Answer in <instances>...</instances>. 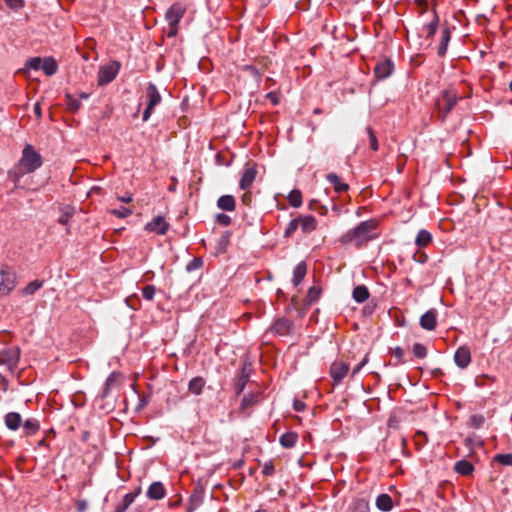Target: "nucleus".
<instances>
[{
  "label": "nucleus",
  "mask_w": 512,
  "mask_h": 512,
  "mask_svg": "<svg viewBox=\"0 0 512 512\" xmlns=\"http://www.w3.org/2000/svg\"><path fill=\"white\" fill-rule=\"evenodd\" d=\"M66 105L71 112H75L80 109L81 103L75 99L71 94H66Z\"/></svg>",
  "instance_id": "39"
},
{
  "label": "nucleus",
  "mask_w": 512,
  "mask_h": 512,
  "mask_svg": "<svg viewBox=\"0 0 512 512\" xmlns=\"http://www.w3.org/2000/svg\"><path fill=\"white\" fill-rule=\"evenodd\" d=\"M178 33V25L168 24L167 36L173 38Z\"/></svg>",
  "instance_id": "56"
},
{
  "label": "nucleus",
  "mask_w": 512,
  "mask_h": 512,
  "mask_svg": "<svg viewBox=\"0 0 512 512\" xmlns=\"http://www.w3.org/2000/svg\"><path fill=\"white\" fill-rule=\"evenodd\" d=\"M439 17L434 15L433 20L425 27L426 37L433 38L438 29Z\"/></svg>",
  "instance_id": "37"
},
{
  "label": "nucleus",
  "mask_w": 512,
  "mask_h": 512,
  "mask_svg": "<svg viewBox=\"0 0 512 512\" xmlns=\"http://www.w3.org/2000/svg\"><path fill=\"white\" fill-rule=\"evenodd\" d=\"M245 69L247 71H249L256 79H260L261 78V75H260L259 71L257 70V68H255L253 66H246Z\"/></svg>",
  "instance_id": "59"
},
{
  "label": "nucleus",
  "mask_w": 512,
  "mask_h": 512,
  "mask_svg": "<svg viewBox=\"0 0 512 512\" xmlns=\"http://www.w3.org/2000/svg\"><path fill=\"white\" fill-rule=\"evenodd\" d=\"M262 472L265 476H272L274 474L275 466L272 460H269L264 464Z\"/></svg>",
  "instance_id": "50"
},
{
  "label": "nucleus",
  "mask_w": 512,
  "mask_h": 512,
  "mask_svg": "<svg viewBox=\"0 0 512 512\" xmlns=\"http://www.w3.org/2000/svg\"><path fill=\"white\" fill-rule=\"evenodd\" d=\"M432 241V235L427 230H420L416 236L415 244L419 248L428 246Z\"/></svg>",
  "instance_id": "29"
},
{
  "label": "nucleus",
  "mask_w": 512,
  "mask_h": 512,
  "mask_svg": "<svg viewBox=\"0 0 512 512\" xmlns=\"http://www.w3.org/2000/svg\"><path fill=\"white\" fill-rule=\"evenodd\" d=\"M288 201L292 207L298 208L302 205V193L294 189L288 195Z\"/></svg>",
  "instance_id": "34"
},
{
  "label": "nucleus",
  "mask_w": 512,
  "mask_h": 512,
  "mask_svg": "<svg viewBox=\"0 0 512 512\" xmlns=\"http://www.w3.org/2000/svg\"><path fill=\"white\" fill-rule=\"evenodd\" d=\"M298 440V434L296 432H286L284 433L280 439V444L287 449L293 448Z\"/></svg>",
  "instance_id": "24"
},
{
  "label": "nucleus",
  "mask_w": 512,
  "mask_h": 512,
  "mask_svg": "<svg viewBox=\"0 0 512 512\" xmlns=\"http://www.w3.org/2000/svg\"><path fill=\"white\" fill-rule=\"evenodd\" d=\"M376 506L379 510L390 511L393 508V501L390 495L383 493L376 498Z\"/></svg>",
  "instance_id": "23"
},
{
  "label": "nucleus",
  "mask_w": 512,
  "mask_h": 512,
  "mask_svg": "<svg viewBox=\"0 0 512 512\" xmlns=\"http://www.w3.org/2000/svg\"><path fill=\"white\" fill-rule=\"evenodd\" d=\"M298 227H299L298 218L292 219L284 231V236L291 237L292 234L298 229Z\"/></svg>",
  "instance_id": "42"
},
{
  "label": "nucleus",
  "mask_w": 512,
  "mask_h": 512,
  "mask_svg": "<svg viewBox=\"0 0 512 512\" xmlns=\"http://www.w3.org/2000/svg\"><path fill=\"white\" fill-rule=\"evenodd\" d=\"M455 471L463 476H468L474 471V466L467 460H460L455 463Z\"/></svg>",
  "instance_id": "26"
},
{
  "label": "nucleus",
  "mask_w": 512,
  "mask_h": 512,
  "mask_svg": "<svg viewBox=\"0 0 512 512\" xmlns=\"http://www.w3.org/2000/svg\"><path fill=\"white\" fill-rule=\"evenodd\" d=\"M459 97L454 89L443 90L436 99L435 107L438 117L443 122L453 107L457 104Z\"/></svg>",
  "instance_id": "3"
},
{
  "label": "nucleus",
  "mask_w": 512,
  "mask_h": 512,
  "mask_svg": "<svg viewBox=\"0 0 512 512\" xmlns=\"http://www.w3.org/2000/svg\"><path fill=\"white\" fill-rule=\"evenodd\" d=\"M326 179L333 185L335 192L342 193L349 189L348 184L343 183L338 175L335 173H329L326 175Z\"/></svg>",
  "instance_id": "20"
},
{
  "label": "nucleus",
  "mask_w": 512,
  "mask_h": 512,
  "mask_svg": "<svg viewBox=\"0 0 512 512\" xmlns=\"http://www.w3.org/2000/svg\"><path fill=\"white\" fill-rule=\"evenodd\" d=\"M366 131H367V134L369 136V145H370V148L373 150V151H377L378 150V140L376 138V135L374 133V131L371 129V127H367L366 128Z\"/></svg>",
  "instance_id": "44"
},
{
  "label": "nucleus",
  "mask_w": 512,
  "mask_h": 512,
  "mask_svg": "<svg viewBox=\"0 0 512 512\" xmlns=\"http://www.w3.org/2000/svg\"><path fill=\"white\" fill-rule=\"evenodd\" d=\"M155 292H156V289H155V286H153V285H146L142 289V295L148 301L153 300Z\"/></svg>",
  "instance_id": "45"
},
{
  "label": "nucleus",
  "mask_w": 512,
  "mask_h": 512,
  "mask_svg": "<svg viewBox=\"0 0 512 512\" xmlns=\"http://www.w3.org/2000/svg\"><path fill=\"white\" fill-rule=\"evenodd\" d=\"M307 273V265L305 262H300L294 269L293 272V284L294 286H298L302 280L304 279Z\"/></svg>",
  "instance_id": "25"
},
{
  "label": "nucleus",
  "mask_w": 512,
  "mask_h": 512,
  "mask_svg": "<svg viewBox=\"0 0 512 512\" xmlns=\"http://www.w3.org/2000/svg\"><path fill=\"white\" fill-rule=\"evenodd\" d=\"M493 461L504 466H512V453L497 454L494 456Z\"/></svg>",
  "instance_id": "38"
},
{
  "label": "nucleus",
  "mask_w": 512,
  "mask_h": 512,
  "mask_svg": "<svg viewBox=\"0 0 512 512\" xmlns=\"http://www.w3.org/2000/svg\"><path fill=\"white\" fill-rule=\"evenodd\" d=\"M216 222L222 226H229L231 224V218L224 213H220L216 216Z\"/></svg>",
  "instance_id": "49"
},
{
  "label": "nucleus",
  "mask_w": 512,
  "mask_h": 512,
  "mask_svg": "<svg viewBox=\"0 0 512 512\" xmlns=\"http://www.w3.org/2000/svg\"><path fill=\"white\" fill-rule=\"evenodd\" d=\"M217 206L223 211H234L236 208V201L232 195H223L217 200Z\"/></svg>",
  "instance_id": "18"
},
{
  "label": "nucleus",
  "mask_w": 512,
  "mask_h": 512,
  "mask_svg": "<svg viewBox=\"0 0 512 512\" xmlns=\"http://www.w3.org/2000/svg\"><path fill=\"white\" fill-rule=\"evenodd\" d=\"M185 12L186 7L183 4L179 2L172 4L166 12V20L168 21V24L178 25Z\"/></svg>",
  "instance_id": "10"
},
{
  "label": "nucleus",
  "mask_w": 512,
  "mask_h": 512,
  "mask_svg": "<svg viewBox=\"0 0 512 512\" xmlns=\"http://www.w3.org/2000/svg\"><path fill=\"white\" fill-rule=\"evenodd\" d=\"M413 353L417 358H425L427 356V349L421 343H415L413 345Z\"/></svg>",
  "instance_id": "43"
},
{
  "label": "nucleus",
  "mask_w": 512,
  "mask_h": 512,
  "mask_svg": "<svg viewBox=\"0 0 512 512\" xmlns=\"http://www.w3.org/2000/svg\"><path fill=\"white\" fill-rule=\"evenodd\" d=\"M299 226L301 227L303 233H310L314 231L317 227V221L314 216L312 215H306V216H299Z\"/></svg>",
  "instance_id": "17"
},
{
  "label": "nucleus",
  "mask_w": 512,
  "mask_h": 512,
  "mask_svg": "<svg viewBox=\"0 0 512 512\" xmlns=\"http://www.w3.org/2000/svg\"><path fill=\"white\" fill-rule=\"evenodd\" d=\"M22 424V418L19 413L9 412L5 416V425L10 430H17Z\"/></svg>",
  "instance_id": "19"
},
{
  "label": "nucleus",
  "mask_w": 512,
  "mask_h": 512,
  "mask_svg": "<svg viewBox=\"0 0 512 512\" xmlns=\"http://www.w3.org/2000/svg\"><path fill=\"white\" fill-rule=\"evenodd\" d=\"M44 285V280L36 279L30 283H28L22 290V295H32L35 292H37L39 289H41Z\"/></svg>",
  "instance_id": "31"
},
{
  "label": "nucleus",
  "mask_w": 512,
  "mask_h": 512,
  "mask_svg": "<svg viewBox=\"0 0 512 512\" xmlns=\"http://www.w3.org/2000/svg\"><path fill=\"white\" fill-rule=\"evenodd\" d=\"M146 495L151 500H160L165 497L166 489L161 482L156 481L149 486Z\"/></svg>",
  "instance_id": "16"
},
{
  "label": "nucleus",
  "mask_w": 512,
  "mask_h": 512,
  "mask_svg": "<svg viewBox=\"0 0 512 512\" xmlns=\"http://www.w3.org/2000/svg\"><path fill=\"white\" fill-rule=\"evenodd\" d=\"M42 165L41 155L30 144H27L19 161V171L21 174L32 173Z\"/></svg>",
  "instance_id": "2"
},
{
  "label": "nucleus",
  "mask_w": 512,
  "mask_h": 512,
  "mask_svg": "<svg viewBox=\"0 0 512 512\" xmlns=\"http://www.w3.org/2000/svg\"><path fill=\"white\" fill-rule=\"evenodd\" d=\"M40 428L39 421L35 418H29L23 423V431L27 436L34 435Z\"/></svg>",
  "instance_id": "30"
},
{
  "label": "nucleus",
  "mask_w": 512,
  "mask_h": 512,
  "mask_svg": "<svg viewBox=\"0 0 512 512\" xmlns=\"http://www.w3.org/2000/svg\"><path fill=\"white\" fill-rule=\"evenodd\" d=\"M455 364L461 368H467L471 363V351L466 345L460 346L454 354Z\"/></svg>",
  "instance_id": "12"
},
{
  "label": "nucleus",
  "mask_w": 512,
  "mask_h": 512,
  "mask_svg": "<svg viewBox=\"0 0 512 512\" xmlns=\"http://www.w3.org/2000/svg\"><path fill=\"white\" fill-rule=\"evenodd\" d=\"M246 192L243 194L241 200H242V203L246 206H250L251 205V201H252V194L250 191H247L245 190Z\"/></svg>",
  "instance_id": "57"
},
{
  "label": "nucleus",
  "mask_w": 512,
  "mask_h": 512,
  "mask_svg": "<svg viewBox=\"0 0 512 512\" xmlns=\"http://www.w3.org/2000/svg\"><path fill=\"white\" fill-rule=\"evenodd\" d=\"M249 380V374L246 372V368L243 367L237 376L234 384V389L237 395L241 394Z\"/></svg>",
  "instance_id": "22"
},
{
  "label": "nucleus",
  "mask_w": 512,
  "mask_h": 512,
  "mask_svg": "<svg viewBox=\"0 0 512 512\" xmlns=\"http://www.w3.org/2000/svg\"><path fill=\"white\" fill-rule=\"evenodd\" d=\"M485 422V418L481 414H474L470 416L469 418V425L472 428L478 429L480 428Z\"/></svg>",
  "instance_id": "41"
},
{
  "label": "nucleus",
  "mask_w": 512,
  "mask_h": 512,
  "mask_svg": "<svg viewBox=\"0 0 512 512\" xmlns=\"http://www.w3.org/2000/svg\"><path fill=\"white\" fill-rule=\"evenodd\" d=\"M168 228L169 224L162 216H157L145 226L146 230L156 232L159 235H164L168 231Z\"/></svg>",
  "instance_id": "13"
},
{
  "label": "nucleus",
  "mask_w": 512,
  "mask_h": 512,
  "mask_svg": "<svg viewBox=\"0 0 512 512\" xmlns=\"http://www.w3.org/2000/svg\"><path fill=\"white\" fill-rule=\"evenodd\" d=\"M293 322L287 318H278L274 321L270 331L276 335L287 336L293 331Z\"/></svg>",
  "instance_id": "7"
},
{
  "label": "nucleus",
  "mask_w": 512,
  "mask_h": 512,
  "mask_svg": "<svg viewBox=\"0 0 512 512\" xmlns=\"http://www.w3.org/2000/svg\"><path fill=\"white\" fill-rule=\"evenodd\" d=\"M450 41V31L448 28L442 30L441 41L438 45V55L444 56L447 51L448 43Z\"/></svg>",
  "instance_id": "32"
},
{
  "label": "nucleus",
  "mask_w": 512,
  "mask_h": 512,
  "mask_svg": "<svg viewBox=\"0 0 512 512\" xmlns=\"http://www.w3.org/2000/svg\"><path fill=\"white\" fill-rule=\"evenodd\" d=\"M87 502L85 500H80L77 502V510L78 512H85L87 509Z\"/></svg>",
  "instance_id": "60"
},
{
  "label": "nucleus",
  "mask_w": 512,
  "mask_h": 512,
  "mask_svg": "<svg viewBox=\"0 0 512 512\" xmlns=\"http://www.w3.org/2000/svg\"><path fill=\"white\" fill-rule=\"evenodd\" d=\"M437 324L436 310L431 309L423 314L420 318V326L425 330H434Z\"/></svg>",
  "instance_id": "15"
},
{
  "label": "nucleus",
  "mask_w": 512,
  "mask_h": 512,
  "mask_svg": "<svg viewBox=\"0 0 512 512\" xmlns=\"http://www.w3.org/2000/svg\"><path fill=\"white\" fill-rule=\"evenodd\" d=\"M368 360V354H366L362 361L353 369L352 375L357 374L368 363Z\"/></svg>",
  "instance_id": "55"
},
{
  "label": "nucleus",
  "mask_w": 512,
  "mask_h": 512,
  "mask_svg": "<svg viewBox=\"0 0 512 512\" xmlns=\"http://www.w3.org/2000/svg\"><path fill=\"white\" fill-rule=\"evenodd\" d=\"M41 68L46 75L52 76L57 72L58 65L53 58L48 57L42 60Z\"/></svg>",
  "instance_id": "28"
},
{
  "label": "nucleus",
  "mask_w": 512,
  "mask_h": 512,
  "mask_svg": "<svg viewBox=\"0 0 512 512\" xmlns=\"http://www.w3.org/2000/svg\"><path fill=\"white\" fill-rule=\"evenodd\" d=\"M73 216V212L72 210L70 209H66L65 211H63V213L61 214V216L59 217L58 219V222L61 224V225H66L70 218Z\"/></svg>",
  "instance_id": "48"
},
{
  "label": "nucleus",
  "mask_w": 512,
  "mask_h": 512,
  "mask_svg": "<svg viewBox=\"0 0 512 512\" xmlns=\"http://www.w3.org/2000/svg\"><path fill=\"white\" fill-rule=\"evenodd\" d=\"M393 355L397 359L396 365L404 363V350L401 347L394 348Z\"/></svg>",
  "instance_id": "51"
},
{
  "label": "nucleus",
  "mask_w": 512,
  "mask_h": 512,
  "mask_svg": "<svg viewBox=\"0 0 512 512\" xmlns=\"http://www.w3.org/2000/svg\"><path fill=\"white\" fill-rule=\"evenodd\" d=\"M379 236L378 221L376 219H369L360 222L356 227L346 231L339 238V242L344 245H353L356 248H361Z\"/></svg>",
  "instance_id": "1"
},
{
  "label": "nucleus",
  "mask_w": 512,
  "mask_h": 512,
  "mask_svg": "<svg viewBox=\"0 0 512 512\" xmlns=\"http://www.w3.org/2000/svg\"><path fill=\"white\" fill-rule=\"evenodd\" d=\"M145 94L147 98V106L143 112V121H147L150 118L154 107L157 106L162 100L156 85L153 83H149L147 85Z\"/></svg>",
  "instance_id": "5"
},
{
  "label": "nucleus",
  "mask_w": 512,
  "mask_h": 512,
  "mask_svg": "<svg viewBox=\"0 0 512 512\" xmlns=\"http://www.w3.org/2000/svg\"><path fill=\"white\" fill-rule=\"evenodd\" d=\"M293 407L296 411H303L305 409V403L300 400H295Z\"/></svg>",
  "instance_id": "61"
},
{
  "label": "nucleus",
  "mask_w": 512,
  "mask_h": 512,
  "mask_svg": "<svg viewBox=\"0 0 512 512\" xmlns=\"http://www.w3.org/2000/svg\"><path fill=\"white\" fill-rule=\"evenodd\" d=\"M486 378H489V377L487 375H483L481 377H478L476 379V385H478V386L484 385V381L483 380L486 379Z\"/></svg>",
  "instance_id": "63"
},
{
  "label": "nucleus",
  "mask_w": 512,
  "mask_h": 512,
  "mask_svg": "<svg viewBox=\"0 0 512 512\" xmlns=\"http://www.w3.org/2000/svg\"><path fill=\"white\" fill-rule=\"evenodd\" d=\"M427 259H428V256L424 252H421V251H417L413 255V260L418 263H425L427 261Z\"/></svg>",
  "instance_id": "53"
},
{
  "label": "nucleus",
  "mask_w": 512,
  "mask_h": 512,
  "mask_svg": "<svg viewBox=\"0 0 512 512\" xmlns=\"http://www.w3.org/2000/svg\"><path fill=\"white\" fill-rule=\"evenodd\" d=\"M394 70V64L390 59L379 60L374 67V75L378 80L388 78Z\"/></svg>",
  "instance_id": "8"
},
{
  "label": "nucleus",
  "mask_w": 512,
  "mask_h": 512,
  "mask_svg": "<svg viewBox=\"0 0 512 512\" xmlns=\"http://www.w3.org/2000/svg\"><path fill=\"white\" fill-rule=\"evenodd\" d=\"M133 502V496L127 493L122 498V501L119 504H117L115 512H125Z\"/></svg>",
  "instance_id": "36"
},
{
  "label": "nucleus",
  "mask_w": 512,
  "mask_h": 512,
  "mask_svg": "<svg viewBox=\"0 0 512 512\" xmlns=\"http://www.w3.org/2000/svg\"><path fill=\"white\" fill-rule=\"evenodd\" d=\"M266 98L268 100H270V102L276 106L278 103H279V98H278V95L275 93V92H269L267 95H266Z\"/></svg>",
  "instance_id": "58"
},
{
  "label": "nucleus",
  "mask_w": 512,
  "mask_h": 512,
  "mask_svg": "<svg viewBox=\"0 0 512 512\" xmlns=\"http://www.w3.org/2000/svg\"><path fill=\"white\" fill-rule=\"evenodd\" d=\"M349 365L343 361H335L330 367V375L334 384H339L348 374Z\"/></svg>",
  "instance_id": "9"
},
{
  "label": "nucleus",
  "mask_w": 512,
  "mask_h": 512,
  "mask_svg": "<svg viewBox=\"0 0 512 512\" xmlns=\"http://www.w3.org/2000/svg\"><path fill=\"white\" fill-rule=\"evenodd\" d=\"M119 201L123 203H130L133 200L132 194H127L125 196H118L117 197Z\"/></svg>",
  "instance_id": "62"
},
{
  "label": "nucleus",
  "mask_w": 512,
  "mask_h": 512,
  "mask_svg": "<svg viewBox=\"0 0 512 512\" xmlns=\"http://www.w3.org/2000/svg\"><path fill=\"white\" fill-rule=\"evenodd\" d=\"M120 69V63L113 61L108 65L101 66L98 72V85L104 86L112 82Z\"/></svg>",
  "instance_id": "6"
},
{
  "label": "nucleus",
  "mask_w": 512,
  "mask_h": 512,
  "mask_svg": "<svg viewBox=\"0 0 512 512\" xmlns=\"http://www.w3.org/2000/svg\"><path fill=\"white\" fill-rule=\"evenodd\" d=\"M110 213L118 218H126V217L132 215L133 210L130 208L121 206L119 208L110 210Z\"/></svg>",
  "instance_id": "40"
},
{
  "label": "nucleus",
  "mask_w": 512,
  "mask_h": 512,
  "mask_svg": "<svg viewBox=\"0 0 512 512\" xmlns=\"http://www.w3.org/2000/svg\"><path fill=\"white\" fill-rule=\"evenodd\" d=\"M259 401V395L251 393L249 395H245L241 401L240 410L244 411L254 405H256Z\"/></svg>",
  "instance_id": "33"
},
{
  "label": "nucleus",
  "mask_w": 512,
  "mask_h": 512,
  "mask_svg": "<svg viewBox=\"0 0 512 512\" xmlns=\"http://www.w3.org/2000/svg\"><path fill=\"white\" fill-rule=\"evenodd\" d=\"M205 383L206 382L203 377H200V376L194 377L188 383V390L192 394L200 395L203 392Z\"/></svg>",
  "instance_id": "21"
},
{
  "label": "nucleus",
  "mask_w": 512,
  "mask_h": 512,
  "mask_svg": "<svg viewBox=\"0 0 512 512\" xmlns=\"http://www.w3.org/2000/svg\"><path fill=\"white\" fill-rule=\"evenodd\" d=\"M353 299L358 302V303H363L365 302L369 296H370V293L368 291V288L364 285H359V286H356L354 289H353Z\"/></svg>",
  "instance_id": "27"
},
{
  "label": "nucleus",
  "mask_w": 512,
  "mask_h": 512,
  "mask_svg": "<svg viewBox=\"0 0 512 512\" xmlns=\"http://www.w3.org/2000/svg\"><path fill=\"white\" fill-rule=\"evenodd\" d=\"M2 357V361L8 365L9 369H13L20 359V350L18 347H10L3 351Z\"/></svg>",
  "instance_id": "14"
},
{
  "label": "nucleus",
  "mask_w": 512,
  "mask_h": 512,
  "mask_svg": "<svg viewBox=\"0 0 512 512\" xmlns=\"http://www.w3.org/2000/svg\"><path fill=\"white\" fill-rule=\"evenodd\" d=\"M256 176H257L256 165L255 164L246 165V167L243 171V174L241 176L240 182H239L240 188L242 190H248L251 187V185L253 184V182L255 181Z\"/></svg>",
  "instance_id": "11"
},
{
  "label": "nucleus",
  "mask_w": 512,
  "mask_h": 512,
  "mask_svg": "<svg viewBox=\"0 0 512 512\" xmlns=\"http://www.w3.org/2000/svg\"><path fill=\"white\" fill-rule=\"evenodd\" d=\"M202 264L203 261L201 260V258H194L187 264L186 269L187 271L191 272L193 270L199 269L202 266Z\"/></svg>",
  "instance_id": "47"
},
{
  "label": "nucleus",
  "mask_w": 512,
  "mask_h": 512,
  "mask_svg": "<svg viewBox=\"0 0 512 512\" xmlns=\"http://www.w3.org/2000/svg\"><path fill=\"white\" fill-rule=\"evenodd\" d=\"M16 287V273L13 268L0 266V296L9 295Z\"/></svg>",
  "instance_id": "4"
},
{
  "label": "nucleus",
  "mask_w": 512,
  "mask_h": 512,
  "mask_svg": "<svg viewBox=\"0 0 512 512\" xmlns=\"http://www.w3.org/2000/svg\"><path fill=\"white\" fill-rule=\"evenodd\" d=\"M321 294V289L317 286H312L307 293L306 296V304L308 306L312 305L314 302H316Z\"/></svg>",
  "instance_id": "35"
},
{
  "label": "nucleus",
  "mask_w": 512,
  "mask_h": 512,
  "mask_svg": "<svg viewBox=\"0 0 512 512\" xmlns=\"http://www.w3.org/2000/svg\"><path fill=\"white\" fill-rule=\"evenodd\" d=\"M355 506L360 512H369V503L365 500L356 501Z\"/></svg>",
  "instance_id": "52"
},
{
  "label": "nucleus",
  "mask_w": 512,
  "mask_h": 512,
  "mask_svg": "<svg viewBox=\"0 0 512 512\" xmlns=\"http://www.w3.org/2000/svg\"><path fill=\"white\" fill-rule=\"evenodd\" d=\"M34 112L38 117H41V107L39 103L34 105Z\"/></svg>",
  "instance_id": "64"
},
{
  "label": "nucleus",
  "mask_w": 512,
  "mask_h": 512,
  "mask_svg": "<svg viewBox=\"0 0 512 512\" xmlns=\"http://www.w3.org/2000/svg\"><path fill=\"white\" fill-rule=\"evenodd\" d=\"M5 2L12 9H19L24 4V0H5Z\"/></svg>",
  "instance_id": "54"
},
{
  "label": "nucleus",
  "mask_w": 512,
  "mask_h": 512,
  "mask_svg": "<svg viewBox=\"0 0 512 512\" xmlns=\"http://www.w3.org/2000/svg\"><path fill=\"white\" fill-rule=\"evenodd\" d=\"M41 65H42V59L39 57L30 58L26 64V66L29 69H34V70H38L41 67Z\"/></svg>",
  "instance_id": "46"
}]
</instances>
